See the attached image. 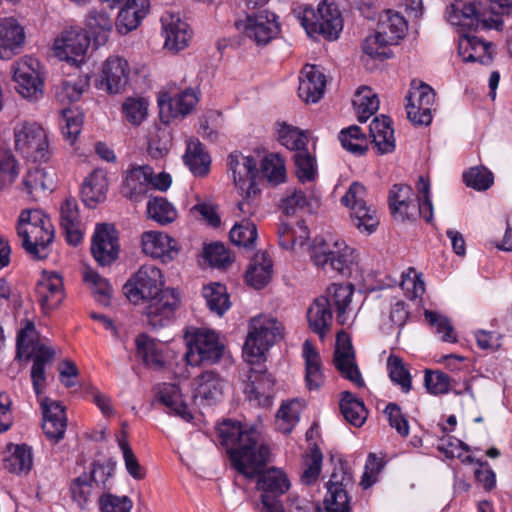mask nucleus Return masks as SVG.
<instances>
[{"instance_id":"nucleus-60","label":"nucleus","mask_w":512,"mask_h":512,"mask_svg":"<svg viewBox=\"0 0 512 512\" xmlns=\"http://www.w3.org/2000/svg\"><path fill=\"white\" fill-rule=\"evenodd\" d=\"M463 181L468 187L478 191H485L492 186L494 176L486 167L477 166L463 173Z\"/></svg>"},{"instance_id":"nucleus-37","label":"nucleus","mask_w":512,"mask_h":512,"mask_svg":"<svg viewBox=\"0 0 512 512\" xmlns=\"http://www.w3.org/2000/svg\"><path fill=\"white\" fill-rule=\"evenodd\" d=\"M136 355L143 364L154 370H160L165 365L162 349L158 343L147 334H140L135 339Z\"/></svg>"},{"instance_id":"nucleus-9","label":"nucleus","mask_w":512,"mask_h":512,"mask_svg":"<svg viewBox=\"0 0 512 512\" xmlns=\"http://www.w3.org/2000/svg\"><path fill=\"white\" fill-rule=\"evenodd\" d=\"M180 304V293L176 289L166 288L145 300L143 316L152 328H162L174 319Z\"/></svg>"},{"instance_id":"nucleus-63","label":"nucleus","mask_w":512,"mask_h":512,"mask_svg":"<svg viewBox=\"0 0 512 512\" xmlns=\"http://www.w3.org/2000/svg\"><path fill=\"white\" fill-rule=\"evenodd\" d=\"M294 161L297 177L302 183L311 181L315 178V159L307 151L306 147L295 152Z\"/></svg>"},{"instance_id":"nucleus-62","label":"nucleus","mask_w":512,"mask_h":512,"mask_svg":"<svg viewBox=\"0 0 512 512\" xmlns=\"http://www.w3.org/2000/svg\"><path fill=\"white\" fill-rule=\"evenodd\" d=\"M83 279L86 283H89L93 286V293L96 300L100 304L107 306L109 304L112 293V287L110 283L93 270H86L84 272Z\"/></svg>"},{"instance_id":"nucleus-58","label":"nucleus","mask_w":512,"mask_h":512,"mask_svg":"<svg viewBox=\"0 0 512 512\" xmlns=\"http://www.w3.org/2000/svg\"><path fill=\"white\" fill-rule=\"evenodd\" d=\"M278 139L282 145L295 152L305 148L308 143V137L304 131L286 123L279 124Z\"/></svg>"},{"instance_id":"nucleus-51","label":"nucleus","mask_w":512,"mask_h":512,"mask_svg":"<svg viewBox=\"0 0 512 512\" xmlns=\"http://www.w3.org/2000/svg\"><path fill=\"white\" fill-rule=\"evenodd\" d=\"M149 217L161 225L174 222L177 218V210L164 197H152L147 203Z\"/></svg>"},{"instance_id":"nucleus-30","label":"nucleus","mask_w":512,"mask_h":512,"mask_svg":"<svg viewBox=\"0 0 512 512\" xmlns=\"http://www.w3.org/2000/svg\"><path fill=\"white\" fill-rule=\"evenodd\" d=\"M24 41V29L15 18H0V59L16 55Z\"/></svg>"},{"instance_id":"nucleus-25","label":"nucleus","mask_w":512,"mask_h":512,"mask_svg":"<svg viewBox=\"0 0 512 512\" xmlns=\"http://www.w3.org/2000/svg\"><path fill=\"white\" fill-rule=\"evenodd\" d=\"M142 250L146 255L167 263L179 253L177 240L159 231H146L141 237Z\"/></svg>"},{"instance_id":"nucleus-21","label":"nucleus","mask_w":512,"mask_h":512,"mask_svg":"<svg viewBox=\"0 0 512 512\" xmlns=\"http://www.w3.org/2000/svg\"><path fill=\"white\" fill-rule=\"evenodd\" d=\"M128 80V62L119 56H111L103 63L97 87L109 94H118L124 90Z\"/></svg>"},{"instance_id":"nucleus-32","label":"nucleus","mask_w":512,"mask_h":512,"mask_svg":"<svg viewBox=\"0 0 512 512\" xmlns=\"http://www.w3.org/2000/svg\"><path fill=\"white\" fill-rule=\"evenodd\" d=\"M108 186L106 172L102 169L93 170L82 183L81 198L83 203L90 208L96 207L106 199Z\"/></svg>"},{"instance_id":"nucleus-28","label":"nucleus","mask_w":512,"mask_h":512,"mask_svg":"<svg viewBox=\"0 0 512 512\" xmlns=\"http://www.w3.org/2000/svg\"><path fill=\"white\" fill-rule=\"evenodd\" d=\"M194 397L201 403L212 405L218 402L225 386V380L214 370H206L193 379Z\"/></svg>"},{"instance_id":"nucleus-46","label":"nucleus","mask_w":512,"mask_h":512,"mask_svg":"<svg viewBox=\"0 0 512 512\" xmlns=\"http://www.w3.org/2000/svg\"><path fill=\"white\" fill-rule=\"evenodd\" d=\"M353 105L357 112L358 121L364 123L378 111L379 99L371 88L363 86L356 91Z\"/></svg>"},{"instance_id":"nucleus-44","label":"nucleus","mask_w":512,"mask_h":512,"mask_svg":"<svg viewBox=\"0 0 512 512\" xmlns=\"http://www.w3.org/2000/svg\"><path fill=\"white\" fill-rule=\"evenodd\" d=\"M54 185V175L45 168L35 167L29 169L25 175L22 186L23 190L31 197L35 198L40 192L52 190Z\"/></svg>"},{"instance_id":"nucleus-54","label":"nucleus","mask_w":512,"mask_h":512,"mask_svg":"<svg viewBox=\"0 0 512 512\" xmlns=\"http://www.w3.org/2000/svg\"><path fill=\"white\" fill-rule=\"evenodd\" d=\"M339 140L344 149L356 155H363L368 149L367 138L356 125L342 129Z\"/></svg>"},{"instance_id":"nucleus-40","label":"nucleus","mask_w":512,"mask_h":512,"mask_svg":"<svg viewBox=\"0 0 512 512\" xmlns=\"http://www.w3.org/2000/svg\"><path fill=\"white\" fill-rule=\"evenodd\" d=\"M86 28L89 37H92L98 46L104 45L109 38L113 28V20L106 11L92 10L86 18Z\"/></svg>"},{"instance_id":"nucleus-59","label":"nucleus","mask_w":512,"mask_h":512,"mask_svg":"<svg viewBox=\"0 0 512 512\" xmlns=\"http://www.w3.org/2000/svg\"><path fill=\"white\" fill-rule=\"evenodd\" d=\"M322 460V452L319 447L314 444L304 460L305 468L301 475V480L304 484L311 485L316 482L321 472Z\"/></svg>"},{"instance_id":"nucleus-12","label":"nucleus","mask_w":512,"mask_h":512,"mask_svg":"<svg viewBox=\"0 0 512 512\" xmlns=\"http://www.w3.org/2000/svg\"><path fill=\"white\" fill-rule=\"evenodd\" d=\"M407 117L415 125H429L432 121V108L435 103L434 90L425 83L413 81L407 95Z\"/></svg>"},{"instance_id":"nucleus-18","label":"nucleus","mask_w":512,"mask_h":512,"mask_svg":"<svg viewBox=\"0 0 512 512\" xmlns=\"http://www.w3.org/2000/svg\"><path fill=\"white\" fill-rule=\"evenodd\" d=\"M91 252L101 266L110 265L118 258V235L113 225L97 224L92 237Z\"/></svg>"},{"instance_id":"nucleus-17","label":"nucleus","mask_w":512,"mask_h":512,"mask_svg":"<svg viewBox=\"0 0 512 512\" xmlns=\"http://www.w3.org/2000/svg\"><path fill=\"white\" fill-rule=\"evenodd\" d=\"M33 59H21L12 65L17 92L26 99L37 100L43 94V82L36 71Z\"/></svg>"},{"instance_id":"nucleus-45","label":"nucleus","mask_w":512,"mask_h":512,"mask_svg":"<svg viewBox=\"0 0 512 512\" xmlns=\"http://www.w3.org/2000/svg\"><path fill=\"white\" fill-rule=\"evenodd\" d=\"M340 410L347 422L355 427H361L367 418V410L364 403L355 398L349 391L342 393L339 403Z\"/></svg>"},{"instance_id":"nucleus-64","label":"nucleus","mask_w":512,"mask_h":512,"mask_svg":"<svg viewBox=\"0 0 512 512\" xmlns=\"http://www.w3.org/2000/svg\"><path fill=\"white\" fill-rule=\"evenodd\" d=\"M101 512H130L133 502L128 496L103 493L98 501Z\"/></svg>"},{"instance_id":"nucleus-47","label":"nucleus","mask_w":512,"mask_h":512,"mask_svg":"<svg viewBox=\"0 0 512 512\" xmlns=\"http://www.w3.org/2000/svg\"><path fill=\"white\" fill-rule=\"evenodd\" d=\"M333 364L340 375L352 382L356 387L362 388L365 382L356 362L355 353H340L333 355Z\"/></svg>"},{"instance_id":"nucleus-48","label":"nucleus","mask_w":512,"mask_h":512,"mask_svg":"<svg viewBox=\"0 0 512 512\" xmlns=\"http://www.w3.org/2000/svg\"><path fill=\"white\" fill-rule=\"evenodd\" d=\"M69 492L72 500L80 509H85L94 495L100 491L90 482V477L86 476V472L72 479L69 485Z\"/></svg>"},{"instance_id":"nucleus-34","label":"nucleus","mask_w":512,"mask_h":512,"mask_svg":"<svg viewBox=\"0 0 512 512\" xmlns=\"http://www.w3.org/2000/svg\"><path fill=\"white\" fill-rule=\"evenodd\" d=\"M302 357L305 362V381L309 390H317L324 383L322 360L310 340H306L302 346Z\"/></svg>"},{"instance_id":"nucleus-57","label":"nucleus","mask_w":512,"mask_h":512,"mask_svg":"<svg viewBox=\"0 0 512 512\" xmlns=\"http://www.w3.org/2000/svg\"><path fill=\"white\" fill-rule=\"evenodd\" d=\"M22 325L16 339L17 357L21 358L24 356L30 358L33 354V350H35V346L38 344V342L35 341V324L32 320L25 319Z\"/></svg>"},{"instance_id":"nucleus-1","label":"nucleus","mask_w":512,"mask_h":512,"mask_svg":"<svg viewBox=\"0 0 512 512\" xmlns=\"http://www.w3.org/2000/svg\"><path fill=\"white\" fill-rule=\"evenodd\" d=\"M219 441L227 450L231 466L248 479L257 477L260 492V512H285L281 497L291 482L280 468L263 470L270 461V448L256 428H246L235 420H224L217 428Z\"/></svg>"},{"instance_id":"nucleus-33","label":"nucleus","mask_w":512,"mask_h":512,"mask_svg":"<svg viewBox=\"0 0 512 512\" xmlns=\"http://www.w3.org/2000/svg\"><path fill=\"white\" fill-rule=\"evenodd\" d=\"M307 320L312 332L323 340L333 322L330 300L324 296L316 298L307 311Z\"/></svg>"},{"instance_id":"nucleus-20","label":"nucleus","mask_w":512,"mask_h":512,"mask_svg":"<svg viewBox=\"0 0 512 512\" xmlns=\"http://www.w3.org/2000/svg\"><path fill=\"white\" fill-rule=\"evenodd\" d=\"M35 293L44 313L56 309L65 298L62 276L44 271L36 284Z\"/></svg>"},{"instance_id":"nucleus-42","label":"nucleus","mask_w":512,"mask_h":512,"mask_svg":"<svg viewBox=\"0 0 512 512\" xmlns=\"http://www.w3.org/2000/svg\"><path fill=\"white\" fill-rule=\"evenodd\" d=\"M183 160L190 171L196 176H205L209 172L211 160L199 140H190L187 143Z\"/></svg>"},{"instance_id":"nucleus-14","label":"nucleus","mask_w":512,"mask_h":512,"mask_svg":"<svg viewBox=\"0 0 512 512\" xmlns=\"http://www.w3.org/2000/svg\"><path fill=\"white\" fill-rule=\"evenodd\" d=\"M197 102L198 97L192 89L175 94L161 92L158 97L160 119L166 124L175 119H183L193 111Z\"/></svg>"},{"instance_id":"nucleus-15","label":"nucleus","mask_w":512,"mask_h":512,"mask_svg":"<svg viewBox=\"0 0 512 512\" xmlns=\"http://www.w3.org/2000/svg\"><path fill=\"white\" fill-rule=\"evenodd\" d=\"M89 43L90 37L80 28H70L55 40L54 53L60 60L77 65L83 62Z\"/></svg>"},{"instance_id":"nucleus-27","label":"nucleus","mask_w":512,"mask_h":512,"mask_svg":"<svg viewBox=\"0 0 512 512\" xmlns=\"http://www.w3.org/2000/svg\"><path fill=\"white\" fill-rule=\"evenodd\" d=\"M153 169L148 166H132L123 176L122 194L131 201H141L150 190Z\"/></svg>"},{"instance_id":"nucleus-4","label":"nucleus","mask_w":512,"mask_h":512,"mask_svg":"<svg viewBox=\"0 0 512 512\" xmlns=\"http://www.w3.org/2000/svg\"><path fill=\"white\" fill-rule=\"evenodd\" d=\"M311 259L318 267L323 269L329 267L342 276H349L356 263L357 255L345 241L330 235L314 240L311 246Z\"/></svg>"},{"instance_id":"nucleus-31","label":"nucleus","mask_w":512,"mask_h":512,"mask_svg":"<svg viewBox=\"0 0 512 512\" xmlns=\"http://www.w3.org/2000/svg\"><path fill=\"white\" fill-rule=\"evenodd\" d=\"M60 226L69 244L76 246L82 241L79 207L77 200L73 197L66 198L60 206Z\"/></svg>"},{"instance_id":"nucleus-55","label":"nucleus","mask_w":512,"mask_h":512,"mask_svg":"<svg viewBox=\"0 0 512 512\" xmlns=\"http://www.w3.org/2000/svg\"><path fill=\"white\" fill-rule=\"evenodd\" d=\"M387 368L391 381L399 385L402 392H410L412 389V378L402 358L391 354L387 359Z\"/></svg>"},{"instance_id":"nucleus-11","label":"nucleus","mask_w":512,"mask_h":512,"mask_svg":"<svg viewBox=\"0 0 512 512\" xmlns=\"http://www.w3.org/2000/svg\"><path fill=\"white\" fill-rule=\"evenodd\" d=\"M275 381L267 373L264 362L260 365H251L246 376L244 393L246 398L257 406L270 407L274 395Z\"/></svg>"},{"instance_id":"nucleus-39","label":"nucleus","mask_w":512,"mask_h":512,"mask_svg":"<svg viewBox=\"0 0 512 512\" xmlns=\"http://www.w3.org/2000/svg\"><path fill=\"white\" fill-rule=\"evenodd\" d=\"M406 31V20L399 13L387 11L379 20L377 32L385 39L384 43L397 44Z\"/></svg>"},{"instance_id":"nucleus-8","label":"nucleus","mask_w":512,"mask_h":512,"mask_svg":"<svg viewBox=\"0 0 512 512\" xmlns=\"http://www.w3.org/2000/svg\"><path fill=\"white\" fill-rule=\"evenodd\" d=\"M186 360L191 366L215 364L223 356L224 344L219 335L208 329H197L187 336Z\"/></svg>"},{"instance_id":"nucleus-53","label":"nucleus","mask_w":512,"mask_h":512,"mask_svg":"<svg viewBox=\"0 0 512 512\" xmlns=\"http://www.w3.org/2000/svg\"><path fill=\"white\" fill-rule=\"evenodd\" d=\"M229 237L233 244L246 249H253L257 240L256 225L247 219H243L232 227Z\"/></svg>"},{"instance_id":"nucleus-38","label":"nucleus","mask_w":512,"mask_h":512,"mask_svg":"<svg viewBox=\"0 0 512 512\" xmlns=\"http://www.w3.org/2000/svg\"><path fill=\"white\" fill-rule=\"evenodd\" d=\"M373 143L381 154L390 153L395 149L394 130L389 117H376L369 126Z\"/></svg>"},{"instance_id":"nucleus-16","label":"nucleus","mask_w":512,"mask_h":512,"mask_svg":"<svg viewBox=\"0 0 512 512\" xmlns=\"http://www.w3.org/2000/svg\"><path fill=\"white\" fill-rule=\"evenodd\" d=\"M243 33L256 45H267L280 33L277 16L269 11L249 15L243 23Z\"/></svg>"},{"instance_id":"nucleus-13","label":"nucleus","mask_w":512,"mask_h":512,"mask_svg":"<svg viewBox=\"0 0 512 512\" xmlns=\"http://www.w3.org/2000/svg\"><path fill=\"white\" fill-rule=\"evenodd\" d=\"M352 483V475L342 466L336 468L327 483V494L323 507L318 512H350L349 497L346 487Z\"/></svg>"},{"instance_id":"nucleus-49","label":"nucleus","mask_w":512,"mask_h":512,"mask_svg":"<svg viewBox=\"0 0 512 512\" xmlns=\"http://www.w3.org/2000/svg\"><path fill=\"white\" fill-rule=\"evenodd\" d=\"M203 297L208 308L219 316H222L230 308L229 295L226 287L221 283L204 286Z\"/></svg>"},{"instance_id":"nucleus-2","label":"nucleus","mask_w":512,"mask_h":512,"mask_svg":"<svg viewBox=\"0 0 512 512\" xmlns=\"http://www.w3.org/2000/svg\"><path fill=\"white\" fill-rule=\"evenodd\" d=\"M17 234L25 251L35 259L47 257V248L54 239V228L50 218L38 209L21 212Z\"/></svg>"},{"instance_id":"nucleus-7","label":"nucleus","mask_w":512,"mask_h":512,"mask_svg":"<svg viewBox=\"0 0 512 512\" xmlns=\"http://www.w3.org/2000/svg\"><path fill=\"white\" fill-rule=\"evenodd\" d=\"M367 190L359 182H353L341 202L349 208L353 225L360 231L372 234L377 229L380 219L376 208L366 201Z\"/></svg>"},{"instance_id":"nucleus-56","label":"nucleus","mask_w":512,"mask_h":512,"mask_svg":"<svg viewBox=\"0 0 512 512\" xmlns=\"http://www.w3.org/2000/svg\"><path fill=\"white\" fill-rule=\"evenodd\" d=\"M261 173L272 185L283 183L286 178L284 160L278 154H268L261 162Z\"/></svg>"},{"instance_id":"nucleus-6","label":"nucleus","mask_w":512,"mask_h":512,"mask_svg":"<svg viewBox=\"0 0 512 512\" xmlns=\"http://www.w3.org/2000/svg\"><path fill=\"white\" fill-rule=\"evenodd\" d=\"M15 149L34 162L49 159V142L45 129L34 121H21L14 127Z\"/></svg>"},{"instance_id":"nucleus-24","label":"nucleus","mask_w":512,"mask_h":512,"mask_svg":"<svg viewBox=\"0 0 512 512\" xmlns=\"http://www.w3.org/2000/svg\"><path fill=\"white\" fill-rule=\"evenodd\" d=\"M391 215L395 220L404 222L415 220L417 217L416 195L411 186L395 184L388 196Z\"/></svg>"},{"instance_id":"nucleus-5","label":"nucleus","mask_w":512,"mask_h":512,"mask_svg":"<svg viewBox=\"0 0 512 512\" xmlns=\"http://www.w3.org/2000/svg\"><path fill=\"white\" fill-rule=\"evenodd\" d=\"M301 24L308 35H319L329 41L338 39L343 29V19L338 7L327 0L319 4L317 11L305 8Z\"/></svg>"},{"instance_id":"nucleus-52","label":"nucleus","mask_w":512,"mask_h":512,"mask_svg":"<svg viewBox=\"0 0 512 512\" xmlns=\"http://www.w3.org/2000/svg\"><path fill=\"white\" fill-rule=\"evenodd\" d=\"M20 173V165L9 149H0V192L9 188Z\"/></svg>"},{"instance_id":"nucleus-23","label":"nucleus","mask_w":512,"mask_h":512,"mask_svg":"<svg viewBox=\"0 0 512 512\" xmlns=\"http://www.w3.org/2000/svg\"><path fill=\"white\" fill-rule=\"evenodd\" d=\"M164 46L170 51L179 52L188 46L192 32L179 14L166 11L161 16Z\"/></svg>"},{"instance_id":"nucleus-61","label":"nucleus","mask_w":512,"mask_h":512,"mask_svg":"<svg viewBox=\"0 0 512 512\" xmlns=\"http://www.w3.org/2000/svg\"><path fill=\"white\" fill-rule=\"evenodd\" d=\"M61 118L63 121V124H61L62 134L66 140L73 144L81 132L83 117L71 108H64L61 111Z\"/></svg>"},{"instance_id":"nucleus-10","label":"nucleus","mask_w":512,"mask_h":512,"mask_svg":"<svg viewBox=\"0 0 512 512\" xmlns=\"http://www.w3.org/2000/svg\"><path fill=\"white\" fill-rule=\"evenodd\" d=\"M164 285L161 270L154 265H142L124 285V293L130 302L138 304L160 293Z\"/></svg>"},{"instance_id":"nucleus-43","label":"nucleus","mask_w":512,"mask_h":512,"mask_svg":"<svg viewBox=\"0 0 512 512\" xmlns=\"http://www.w3.org/2000/svg\"><path fill=\"white\" fill-rule=\"evenodd\" d=\"M354 287L352 284H332L327 290V296L330 300L331 307L336 309V319L339 324L346 323V309L351 304Z\"/></svg>"},{"instance_id":"nucleus-35","label":"nucleus","mask_w":512,"mask_h":512,"mask_svg":"<svg viewBox=\"0 0 512 512\" xmlns=\"http://www.w3.org/2000/svg\"><path fill=\"white\" fill-rule=\"evenodd\" d=\"M273 273V263L266 252H258L253 257L245 274L248 285L255 289L266 286Z\"/></svg>"},{"instance_id":"nucleus-36","label":"nucleus","mask_w":512,"mask_h":512,"mask_svg":"<svg viewBox=\"0 0 512 512\" xmlns=\"http://www.w3.org/2000/svg\"><path fill=\"white\" fill-rule=\"evenodd\" d=\"M158 401L169 409V412L181 417L185 421L193 419L187 404L184 402L180 389L177 385L171 383H163L159 387Z\"/></svg>"},{"instance_id":"nucleus-22","label":"nucleus","mask_w":512,"mask_h":512,"mask_svg":"<svg viewBox=\"0 0 512 512\" xmlns=\"http://www.w3.org/2000/svg\"><path fill=\"white\" fill-rule=\"evenodd\" d=\"M42 409V430L46 438L58 443L64 438L67 428V417L65 407L58 401L45 397L41 401Z\"/></svg>"},{"instance_id":"nucleus-26","label":"nucleus","mask_w":512,"mask_h":512,"mask_svg":"<svg viewBox=\"0 0 512 512\" xmlns=\"http://www.w3.org/2000/svg\"><path fill=\"white\" fill-rule=\"evenodd\" d=\"M326 76L317 65L306 64L299 75L298 95L305 103H317L325 93Z\"/></svg>"},{"instance_id":"nucleus-50","label":"nucleus","mask_w":512,"mask_h":512,"mask_svg":"<svg viewBox=\"0 0 512 512\" xmlns=\"http://www.w3.org/2000/svg\"><path fill=\"white\" fill-rule=\"evenodd\" d=\"M302 411V404L294 399L283 402L276 415L277 429L283 434H288L298 423Z\"/></svg>"},{"instance_id":"nucleus-3","label":"nucleus","mask_w":512,"mask_h":512,"mask_svg":"<svg viewBox=\"0 0 512 512\" xmlns=\"http://www.w3.org/2000/svg\"><path fill=\"white\" fill-rule=\"evenodd\" d=\"M283 338V326L276 318L259 316L251 320L250 331L243 346V357L250 365L266 361L265 353Z\"/></svg>"},{"instance_id":"nucleus-41","label":"nucleus","mask_w":512,"mask_h":512,"mask_svg":"<svg viewBox=\"0 0 512 512\" xmlns=\"http://www.w3.org/2000/svg\"><path fill=\"white\" fill-rule=\"evenodd\" d=\"M8 450L10 455L4 459V468L14 474H27L33 465L31 447L10 444Z\"/></svg>"},{"instance_id":"nucleus-29","label":"nucleus","mask_w":512,"mask_h":512,"mask_svg":"<svg viewBox=\"0 0 512 512\" xmlns=\"http://www.w3.org/2000/svg\"><path fill=\"white\" fill-rule=\"evenodd\" d=\"M228 171L231 172L235 186L244 190L245 186L255 183L258 176L257 161L251 156H244L234 151L227 158Z\"/></svg>"},{"instance_id":"nucleus-19","label":"nucleus","mask_w":512,"mask_h":512,"mask_svg":"<svg viewBox=\"0 0 512 512\" xmlns=\"http://www.w3.org/2000/svg\"><path fill=\"white\" fill-rule=\"evenodd\" d=\"M459 27V25H457ZM460 28L465 33L460 37L458 44V53L464 62H478L482 65H490L495 55V45L492 42L471 35L469 30L462 26Z\"/></svg>"}]
</instances>
